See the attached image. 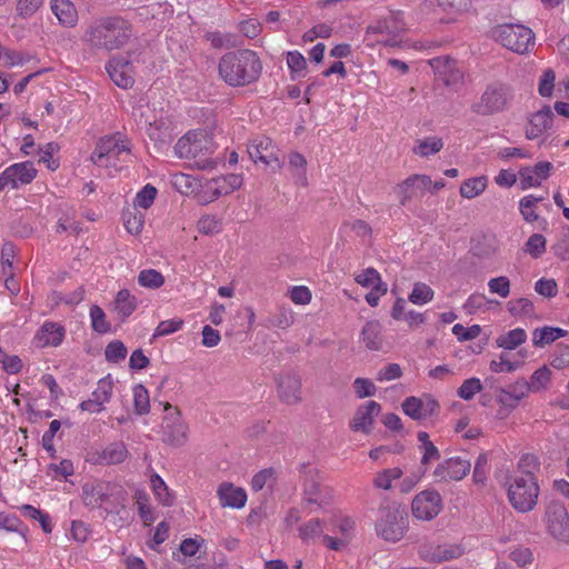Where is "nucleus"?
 <instances>
[{
  "label": "nucleus",
  "mask_w": 569,
  "mask_h": 569,
  "mask_svg": "<svg viewBox=\"0 0 569 569\" xmlns=\"http://www.w3.org/2000/svg\"><path fill=\"white\" fill-rule=\"evenodd\" d=\"M133 37L132 23L121 16L102 17L91 23L82 41L94 50L111 52L127 46Z\"/></svg>",
  "instance_id": "f257e3e1"
},
{
  "label": "nucleus",
  "mask_w": 569,
  "mask_h": 569,
  "mask_svg": "<svg viewBox=\"0 0 569 569\" xmlns=\"http://www.w3.org/2000/svg\"><path fill=\"white\" fill-rule=\"evenodd\" d=\"M262 61L250 49L226 52L218 63L219 77L230 87L240 88L256 83L262 74Z\"/></svg>",
  "instance_id": "f03ea898"
},
{
  "label": "nucleus",
  "mask_w": 569,
  "mask_h": 569,
  "mask_svg": "<svg viewBox=\"0 0 569 569\" xmlns=\"http://www.w3.org/2000/svg\"><path fill=\"white\" fill-rule=\"evenodd\" d=\"M214 150V142L206 132H188L174 146L176 154L189 160L190 167L198 170H212L217 167L218 158L212 157Z\"/></svg>",
  "instance_id": "7ed1b4c3"
},
{
  "label": "nucleus",
  "mask_w": 569,
  "mask_h": 569,
  "mask_svg": "<svg viewBox=\"0 0 569 569\" xmlns=\"http://www.w3.org/2000/svg\"><path fill=\"white\" fill-rule=\"evenodd\" d=\"M81 497L86 507L104 508L108 512H119L124 508L127 492L122 486L103 480L88 481L81 487Z\"/></svg>",
  "instance_id": "20e7f679"
},
{
  "label": "nucleus",
  "mask_w": 569,
  "mask_h": 569,
  "mask_svg": "<svg viewBox=\"0 0 569 569\" xmlns=\"http://www.w3.org/2000/svg\"><path fill=\"white\" fill-rule=\"evenodd\" d=\"M515 100L513 88L502 81L487 84L479 100L470 107L479 116H493L507 111Z\"/></svg>",
  "instance_id": "39448f33"
},
{
  "label": "nucleus",
  "mask_w": 569,
  "mask_h": 569,
  "mask_svg": "<svg viewBox=\"0 0 569 569\" xmlns=\"http://www.w3.org/2000/svg\"><path fill=\"white\" fill-rule=\"evenodd\" d=\"M539 486L535 477H513L508 481V498L519 512H528L537 505Z\"/></svg>",
  "instance_id": "423d86ee"
},
{
  "label": "nucleus",
  "mask_w": 569,
  "mask_h": 569,
  "mask_svg": "<svg viewBox=\"0 0 569 569\" xmlns=\"http://www.w3.org/2000/svg\"><path fill=\"white\" fill-rule=\"evenodd\" d=\"M493 37L507 49L526 53L533 47L535 34L532 30L522 24L505 23L493 29Z\"/></svg>",
  "instance_id": "0eeeda50"
},
{
  "label": "nucleus",
  "mask_w": 569,
  "mask_h": 569,
  "mask_svg": "<svg viewBox=\"0 0 569 569\" xmlns=\"http://www.w3.org/2000/svg\"><path fill=\"white\" fill-rule=\"evenodd\" d=\"M545 519L548 532L557 540H569V515L565 506L556 500L546 507Z\"/></svg>",
  "instance_id": "6e6552de"
},
{
  "label": "nucleus",
  "mask_w": 569,
  "mask_h": 569,
  "mask_svg": "<svg viewBox=\"0 0 569 569\" xmlns=\"http://www.w3.org/2000/svg\"><path fill=\"white\" fill-rule=\"evenodd\" d=\"M412 515L421 520H431L442 509V499L435 490H425L412 500Z\"/></svg>",
  "instance_id": "1a4fd4ad"
},
{
  "label": "nucleus",
  "mask_w": 569,
  "mask_h": 569,
  "mask_svg": "<svg viewBox=\"0 0 569 569\" xmlns=\"http://www.w3.org/2000/svg\"><path fill=\"white\" fill-rule=\"evenodd\" d=\"M471 463L469 460L460 457H452L440 462L435 471L433 477L438 482L459 481L470 472Z\"/></svg>",
  "instance_id": "9d476101"
},
{
  "label": "nucleus",
  "mask_w": 569,
  "mask_h": 569,
  "mask_svg": "<svg viewBox=\"0 0 569 569\" xmlns=\"http://www.w3.org/2000/svg\"><path fill=\"white\" fill-rule=\"evenodd\" d=\"M164 410H173L164 418L163 435L164 441L172 446H181L187 440L188 426L181 419L177 408L166 402Z\"/></svg>",
  "instance_id": "9b49d317"
},
{
  "label": "nucleus",
  "mask_w": 569,
  "mask_h": 569,
  "mask_svg": "<svg viewBox=\"0 0 569 569\" xmlns=\"http://www.w3.org/2000/svg\"><path fill=\"white\" fill-rule=\"evenodd\" d=\"M438 81L447 87H458L463 81V74L457 67L456 60L449 57H437L430 60Z\"/></svg>",
  "instance_id": "f8f14e48"
},
{
  "label": "nucleus",
  "mask_w": 569,
  "mask_h": 569,
  "mask_svg": "<svg viewBox=\"0 0 569 569\" xmlns=\"http://www.w3.org/2000/svg\"><path fill=\"white\" fill-rule=\"evenodd\" d=\"M431 187V178L427 174H412L398 187L400 203L406 206L412 199L422 198Z\"/></svg>",
  "instance_id": "ddd939ff"
},
{
  "label": "nucleus",
  "mask_w": 569,
  "mask_h": 569,
  "mask_svg": "<svg viewBox=\"0 0 569 569\" xmlns=\"http://www.w3.org/2000/svg\"><path fill=\"white\" fill-rule=\"evenodd\" d=\"M106 70L110 79L119 88L128 89L133 86L132 64L128 58L114 57L110 59L106 66Z\"/></svg>",
  "instance_id": "4468645a"
},
{
  "label": "nucleus",
  "mask_w": 569,
  "mask_h": 569,
  "mask_svg": "<svg viewBox=\"0 0 569 569\" xmlns=\"http://www.w3.org/2000/svg\"><path fill=\"white\" fill-rule=\"evenodd\" d=\"M465 548L460 545H423L419 555L429 562H445L460 558Z\"/></svg>",
  "instance_id": "2eb2a0df"
},
{
  "label": "nucleus",
  "mask_w": 569,
  "mask_h": 569,
  "mask_svg": "<svg viewBox=\"0 0 569 569\" xmlns=\"http://www.w3.org/2000/svg\"><path fill=\"white\" fill-rule=\"evenodd\" d=\"M278 395L282 402L296 405L301 401V380L291 372L279 375L277 378Z\"/></svg>",
  "instance_id": "dca6fc26"
},
{
  "label": "nucleus",
  "mask_w": 569,
  "mask_h": 569,
  "mask_svg": "<svg viewBox=\"0 0 569 569\" xmlns=\"http://www.w3.org/2000/svg\"><path fill=\"white\" fill-rule=\"evenodd\" d=\"M552 163L540 161L533 167H523L519 170V184L522 190L539 187L550 176Z\"/></svg>",
  "instance_id": "f3484780"
},
{
  "label": "nucleus",
  "mask_w": 569,
  "mask_h": 569,
  "mask_svg": "<svg viewBox=\"0 0 569 569\" xmlns=\"http://www.w3.org/2000/svg\"><path fill=\"white\" fill-rule=\"evenodd\" d=\"M381 407L378 402L370 400L360 406L350 421V429L355 432L369 433L373 423V418L380 412Z\"/></svg>",
  "instance_id": "a211bd4d"
},
{
  "label": "nucleus",
  "mask_w": 569,
  "mask_h": 569,
  "mask_svg": "<svg viewBox=\"0 0 569 569\" xmlns=\"http://www.w3.org/2000/svg\"><path fill=\"white\" fill-rule=\"evenodd\" d=\"M553 112L549 106L535 112L526 127V138L533 140L542 136L552 126Z\"/></svg>",
  "instance_id": "6ab92c4d"
},
{
  "label": "nucleus",
  "mask_w": 569,
  "mask_h": 569,
  "mask_svg": "<svg viewBox=\"0 0 569 569\" xmlns=\"http://www.w3.org/2000/svg\"><path fill=\"white\" fill-rule=\"evenodd\" d=\"M217 496L220 506L223 508L241 509L247 502L246 490L236 487L232 482H222L219 485Z\"/></svg>",
  "instance_id": "aec40b11"
},
{
  "label": "nucleus",
  "mask_w": 569,
  "mask_h": 569,
  "mask_svg": "<svg viewBox=\"0 0 569 569\" xmlns=\"http://www.w3.org/2000/svg\"><path fill=\"white\" fill-rule=\"evenodd\" d=\"M248 154L254 162L261 161L264 164H271L278 161L274 154V146L268 137H258L248 144Z\"/></svg>",
  "instance_id": "412c9836"
},
{
  "label": "nucleus",
  "mask_w": 569,
  "mask_h": 569,
  "mask_svg": "<svg viewBox=\"0 0 569 569\" xmlns=\"http://www.w3.org/2000/svg\"><path fill=\"white\" fill-rule=\"evenodd\" d=\"M366 41L368 46L383 44L386 47L391 43V29L388 18H381L367 27Z\"/></svg>",
  "instance_id": "4be33fe9"
},
{
  "label": "nucleus",
  "mask_w": 569,
  "mask_h": 569,
  "mask_svg": "<svg viewBox=\"0 0 569 569\" xmlns=\"http://www.w3.org/2000/svg\"><path fill=\"white\" fill-rule=\"evenodd\" d=\"M66 329L58 322L46 321L37 333V339L41 347H58L63 341Z\"/></svg>",
  "instance_id": "5701e85b"
},
{
  "label": "nucleus",
  "mask_w": 569,
  "mask_h": 569,
  "mask_svg": "<svg viewBox=\"0 0 569 569\" xmlns=\"http://www.w3.org/2000/svg\"><path fill=\"white\" fill-rule=\"evenodd\" d=\"M51 10L63 27L76 26L78 11L70 0H51Z\"/></svg>",
  "instance_id": "b1692460"
},
{
  "label": "nucleus",
  "mask_w": 569,
  "mask_h": 569,
  "mask_svg": "<svg viewBox=\"0 0 569 569\" xmlns=\"http://www.w3.org/2000/svg\"><path fill=\"white\" fill-rule=\"evenodd\" d=\"M128 453V449L123 442H113L98 452L97 462L107 466L118 465L127 459Z\"/></svg>",
  "instance_id": "393cba45"
},
{
  "label": "nucleus",
  "mask_w": 569,
  "mask_h": 569,
  "mask_svg": "<svg viewBox=\"0 0 569 569\" xmlns=\"http://www.w3.org/2000/svg\"><path fill=\"white\" fill-rule=\"evenodd\" d=\"M390 505L389 499L386 497L380 503L378 509V516L376 519V532L379 537L389 541L391 539V527H390Z\"/></svg>",
  "instance_id": "a878e982"
},
{
  "label": "nucleus",
  "mask_w": 569,
  "mask_h": 569,
  "mask_svg": "<svg viewBox=\"0 0 569 569\" xmlns=\"http://www.w3.org/2000/svg\"><path fill=\"white\" fill-rule=\"evenodd\" d=\"M114 309L121 321H124L137 309L136 297L131 296L129 290L121 289L116 296Z\"/></svg>",
  "instance_id": "bb28decb"
},
{
  "label": "nucleus",
  "mask_w": 569,
  "mask_h": 569,
  "mask_svg": "<svg viewBox=\"0 0 569 569\" xmlns=\"http://www.w3.org/2000/svg\"><path fill=\"white\" fill-rule=\"evenodd\" d=\"M566 335L567 331L561 328L545 326L533 330L532 343L535 347H545L546 345H550L557 339L565 337Z\"/></svg>",
  "instance_id": "cd10ccee"
},
{
  "label": "nucleus",
  "mask_w": 569,
  "mask_h": 569,
  "mask_svg": "<svg viewBox=\"0 0 569 569\" xmlns=\"http://www.w3.org/2000/svg\"><path fill=\"white\" fill-rule=\"evenodd\" d=\"M118 147V139L114 137H107L101 139L94 151L92 152L91 159L93 163L98 166H107L103 162L104 158L114 157L116 148Z\"/></svg>",
  "instance_id": "c85d7f7f"
},
{
  "label": "nucleus",
  "mask_w": 569,
  "mask_h": 569,
  "mask_svg": "<svg viewBox=\"0 0 569 569\" xmlns=\"http://www.w3.org/2000/svg\"><path fill=\"white\" fill-rule=\"evenodd\" d=\"M12 178L17 183V188L20 184H28L37 177V169L34 168L33 162L24 161L20 163L11 164Z\"/></svg>",
  "instance_id": "c756f323"
},
{
  "label": "nucleus",
  "mask_w": 569,
  "mask_h": 569,
  "mask_svg": "<svg viewBox=\"0 0 569 569\" xmlns=\"http://www.w3.org/2000/svg\"><path fill=\"white\" fill-rule=\"evenodd\" d=\"M381 325L378 321L367 322L362 329V341L370 350H379L382 346Z\"/></svg>",
  "instance_id": "7c9ffc66"
},
{
  "label": "nucleus",
  "mask_w": 569,
  "mask_h": 569,
  "mask_svg": "<svg viewBox=\"0 0 569 569\" xmlns=\"http://www.w3.org/2000/svg\"><path fill=\"white\" fill-rule=\"evenodd\" d=\"M527 339V333L522 328L512 329L496 339V345L506 350H513L522 345Z\"/></svg>",
  "instance_id": "2f4dec72"
},
{
  "label": "nucleus",
  "mask_w": 569,
  "mask_h": 569,
  "mask_svg": "<svg viewBox=\"0 0 569 569\" xmlns=\"http://www.w3.org/2000/svg\"><path fill=\"white\" fill-rule=\"evenodd\" d=\"M487 187L486 177H475L465 180L460 186V194L467 199H473L485 191Z\"/></svg>",
  "instance_id": "473e14b6"
},
{
  "label": "nucleus",
  "mask_w": 569,
  "mask_h": 569,
  "mask_svg": "<svg viewBox=\"0 0 569 569\" xmlns=\"http://www.w3.org/2000/svg\"><path fill=\"white\" fill-rule=\"evenodd\" d=\"M213 182L217 186L213 193L216 197H220L239 189L242 184V178L239 174L232 173L227 177L213 179Z\"/></svg>",
  "instance_id": "72a5a7b5"
},
{
  "label": "nucleus",
  "mask_w": 569,
  "mask_h": 569,
  "mask_svg": "<svg viewBox=\"0 0 569 569\" xmlns=\"http://www.w3.org/2000/svg\"><path fill=\"white\" fill-rule=\"evenodd\" d=\"M443 148V141L439 137H427L419 140L413 148V152L420 157H429L439 152Z\"/></svg>",
  "instance_id": "f704fd0d"
},
{
  "label": "nucleus",
  "mask_w": 569,
  "mask_h": 569,
  "mask_svg": "<svg viewBox=\"0 0 569 569\" xmlns=\"http://www.w3.org/2000/svg\"><path fill=\"white\" fill-rule=\"evenodd\" d=\"M123 224L130 234H139L144 224V217L136 208L123 212Z\"/></svg>",
  "instance_id": "c9c22d12"
},
{
  "label": "nucleus",
  "mask_w": 569,
  "mask_h": 569,
  "mask_svg": "<svg viewBox=\"0 0 569 569\" xmlns=\"http://www.w3.org/2000/svg\"><path fill=\"white\" fill-rule=\"evenodd\" d=\"M150 481H151L152 490H153L156 497L158 498V500L163 506H172L174 498H173L172 493L169 491L163 479L159 475L154 473L153 476H151Z\"/></svg>",
  "instance_id": "e433bc0d"
},
{
  "label": "nucleus",
  "mask_w": 569,
  "mask_h": 569,
  "mask_svg": "<svg viewBox=\"0 0 569 569\" xmlns=\"http://www.w3.org/2000/svg\"><path fill=\"white\" fill-rule=\"evenodd\" d=\"M287 64L291 71L292 79L305 77L307 73L306 58L299 51L287 53Z\"/></svg>",
  "instance_id": "4c0bfd02"
},
{
  "label": "nucleus",
  "mask_w": 569,
  "mask_h": 569,
  "mask_svg": "<svg viewBox=\"0 0 569 569\" xmlns=\"http://www.w3.org/2000/svg\"><path fill=\"white\" fill-rule=\"evenodd\" d=\"M134 411L139 416L147 415L150 410L149 392L143 385H137L133 388Z\"/></svg>",
  "instance_id": "58836bf2"
},
{
  "label": "nucleus",
  "mask_w": 569,
  "mask_h": 569,
  "mask_svg": "<svg viewBox=\"0 0 569 569\" xmlns=\"http://www.w3.org/2000/svg\"><path fill=\"white\" fill-rule=\"evenodd\" d=\"M542 199V197L538 198L532 194H529L523 197L519 201V209L525 221L531 223L539 219V216L536 213L535 208L536 204L540 202Z\"/></svg>",
  "instance_id": "ea45409f"
},
{
  "label": "nucleus",
  "mask_w": 569,
  "mask_h": 569,
  "mask_svg": "<svg viewBox=\"0 0 569 569\" xmlns=\"http://www.w3.org/2000/svg\"><path fill=\"white\" fill-rule=\"evenodd\" d=\"M551 379V371L547 366L537 369L527 381L532 392H538L547 387Z\"/></svg>",
  "instance_id": "a19ab883"
},
{
  "label": "nucleus",
  "mask_w": 569,
  "mask_h": 569,
  "mask_svg": "<svg viewBox=\"0 0 569 569\" xmlns=\"http://www.w3.org/2000/svg\"><path fill=\"white\" fill-rule=\"evenodd\" d=\"M138 282L141 287L158 289L164 283V277L154 269H146L140 271Z\"/></svg>",
  "instance_id": "79ce46f5"
},
{
  "label": "nucleus",
  "mask_w": 569,
  "mask_h": 569,
  "mask_svg": "<svg viewBox=\"0 0 569 569\" xmlns=\"http://www.w3.org/2000/svg\"><path fill=\"white\" fill-rule=\"evenodd\" d=\"M433 290L426 283L416 282L413 289L409 295V301L415 305H425L432 300Z\"/></svg>",
  "instance_id": "37998d69"
},
{
  "label": "nucleus",
  "mask_w": 569,
  "mask_h": 569,
  "mask_svg": "<svg viewBox=\"0 0 569 569\" xmlns=\"http://www.w3.org/2000/svg\"><path fill=\"white\" fill-rule=\"evenodd\" d=\"M91 327L98 333H107L110 331V323L106 319L104 311L97 305L90 308Z\"/></svg>",
  "instance_id": "c03bdc74"
},
{
  "label": "nucleus",
  "mask_w": 569,
  "mask_h": 569,
  "mask_svg": "<svg viewBox=\"0 0 569 569\" xmlns=\"http://www.w3.org/2000/svg\"><path fill=\"white\" fill-rule=\"evenodd\" d=\"M540 468V461L537 456L532 453H525L518 462V469L522 473L520 477H535V472Z\"/></svg>",
  "instance_id": "a18cd8bd"
},
{
  "label": "nucleus",
  "mask_w": 569,
  "mask_h": 569,
  "mask_svg": "<svg viewBox=\"0 0 569 569\" xmlns=\"http://www.w3.org/2000/svg\"><path fill=\"white\" fill-rule=\"evenodd\" d=\"M325 522L318 518L311 519L298 528L299 537L303 541L321 536Z\"/></svg>",
  "instance_id": "49530a36"
},
{
  "label": "nucleus",
  "mask_w": 569,
  "mask_h": 569,
  "mask_svg": "<svg viewBox=\"0 0 569 569\" xmlns=\"http://www.w3.org/2000/svg\"><path fill=\"white\" fill-rule=\"evenodd\" d=\"M523 250L535 259L541 257L546 251V238L540 233L531 234L525 243Z\"/></svg>",
  "instance_id": "de8ad7c7"
},
{
  "label": "nucleus",
  "mask_w": 569,
  "mask_h": 569,
  "mask_svg": "<svg viewBox=\"0 0 569 569\" xmlns=\"http://www.w3.org/2000/svg\"><path fill=\"white\" fill-rule=\"evenodd\" d=\"M127 356V348L120 340H113L108 343L104 349V357L108 362L118 363L124 360Z\"/></svg>",
  "instance_id": "09e8293b"
},
{
  "label": "nucleus",
  "mask_w": 569,
  "mask_h": 569,
  "mask_svg": "<svg viewBox=\"0 0 569 569\" xmlns=\"http://www.w3.org/2000/svg\"><path fill=\"white\" fill-rule=\"evenodd\" d=\"M489 457L487 452L479 455L475 462L472 479L476 485H485L488 476Z\"/></svg>",
  "instance_id": "8fccbe9b"
},
{
  "label": "nucleus",
  "mask_w": 569,
  "mask_h": 569,
  "mask_svg": "<svg viewBox=\"0 0 569 569\" xmlns=\"http://www.w3.org/2000/svg\"><path fill=\"white\" fill-rule=\"evenodd\" d=\"M157 188L151 184H146L136 196L134 199V208H142L148 209L152 206L156 196H157Z\"/></svg>",
  "instance_id": "3c124183"
},
{
  "label": "nucleus",
  "mask_w": 569,
  "mask_h": 569,
  "mask_svg": "<svg viewBox=\"0 0 569 569\" xmlns=\"http://www.w3.org/2000/svg\"><path fill=\"white\" fill-rule=\"evenodd\" d=\"M510 559L521 568H529L533 565V553L527 547H517L510 555Z\"/></svg>",
  "instance_id": "603ef678"
},
{
  "label": "nucleus",
  "mask_w": 569,
  "mask_h": 569,
  "mask_svg": "<svg viewBox=\"0 0 569 569\" xmlns=\"http://www.w3.org/2000/svg\"><path fill=\"white\" fill-rule=\"evenodd\" d=\"M508 310L513 316H530L533 313V303L527 298H519L509 301Z\"/></svg>",
  "instance_id": "864d4df0"
},
{
  "label": "nucleus",
  "mask_w": 569,
  "mask_h": 569,
  "mask_svg": "<svg viewBox=\"0 0 569 569\" xmlns=\"http://www.w3.org/2000/svg\"><path fill=\"white\" fill-rule=\"evenodd\" d=\"M482 385L478 378H470L462 382L458 389V396L463 400H470L473 396L481 391Z\"/></svg>",
  "instance_id": "5fc2aeb1"
},
{
  "label": "nucleus",
  "mask_w": 569,
  "mask_h": 569,
  "mask_svg": "<svg viewBox=\"0 0 569 569\" xmlns=\"http://www.w3.org/2000/svg\"><path fill=\"white\" fill-rule=\"evenodd\" d=\"M182 326L183 320L180 318L163 320L157 326L153 333V338L163 337L177 332L182 328Z\"/></svg>",
  "instance_id": "6e6d98bb"
},
{
  "label": "nucleus",
  "mask_w": 569,
  "mask_h": 569,
  "mask_svg": "<svg viewBox=\"0 0 569 569\" xmlns=\"http://www.w3.org/2000/svg\"><path fill=\"white\" fill-rule=\"evenodd\" d=\"M0 363L2 365V369L9 375H16L22 368L21 359L16 355L8 356L1 347H0Z\"/></svg>",
  "instance_id": "4d7b16f0"
},
{
  "label": "nucleus",
  "mask_w": 569,
  "mask_h": 569,
  "mask_svg": "<svg viewBox=\"0 0 569 569\" xmlns=\"http://www.w3.org/2000/svg\"><path fill=\"white\" fill-rule=\"evenodd\" d=\"M289 166L290 168H293L297 170L295 176L302 181V184H306L307 177H306V164L307 160L306 158L299 153V152H291L289 153Z\"/></svg>",
  "instance_id": "13d9d810"
},
{
  "label": "nucleus",
  "mask_w": 569,
  "mask_h": 569,
  "mask_svg": "<svg viewBox=\"0 0 569 569\" xmlns=\"http://www.w3.org/2000/svg\"><path fill=\"white\" fill-rule=\"evenodd\" d=\"M112 392V381L109 379H101L98 382L96 390L91 393L93 401H98L101 406L108 402Z\"/></svg>",
  "instance_id": "bf43d9fd"
},
{
  "label": "nucleus",
  "mask_w": 569,
  "mask_h": 569,
  "mask_svg": "<svg viewBox=\"0 0 569 569\" xmlns=\"http://www.w3.org/2000/svg\"><path fill=\"white\" fill-rule=\"evenodd\" d=\"M488 288L491 293H497L501 298H507L510 293V280L505 276L492 278L488 282Z\"/></svg>",
  "instance_id": "052dcab7"
},
{
  "label": "nucleus",
  "mask_w": 569,
  "mask_h": 569,
  "mask_svg": "<svg viewBox=\"0 0 569 569\" xmlns=\"http://www.w3.org/2000/svg\"><path fill=\"white\" fill-rule=\"evenodd\" d=\"M204 39L210 42L214 49L230 48L233 46L231 36L223 34L219 31H210L204 34Z\"/></svg>",
  "instance_id": "680f3d73"
},
{
  "label": "nucleus",
  "mask_w": 569,
  "mask_h": 569,
  "mask_svg": "<svg viewBox=\"0 0 569 569\" xmlns=\"http://www.w3.org/2000/svg\"><path fill=\"white\" fill-rule=\"evenodd\" d=\"M481 332V327L479 325H473L469 328L463 327L460 323H457L452 328V333L458 338L459 341H467L477 338Z\"/></svg>",
  "instance_id": "e2e57ef3"
},
{
  "label": "nucleus",
  "mask_w": 569,
  "mask_h": 569,
  "mask_svg": "<svg viewBox=\"0 0 569 569\" xmlns=\"http://www.w3.org/2000/svg\"><path fill=\"white\" fill-rule=\"evenodd\" d=\"M353 390L358 398H366L376 393V386L370 379L357 378L353 381Z\"/></svg>",
  "instance_id": "0e129e2a"
},
{
  "label": "nucleus",
  "mask_w": 569,
  "mask_h": 569,
  "mask_svg": "<svg viewBox=\"0 0 569 569\" xmlns=\"http://www.w3.org/2000/svg\"><path fill=\"white\" fill-rule=\"evenodd\" d=\"M421 408V398L417 397H408L402 403L403 412L415 420H422Z\"/></svg>",
  "instance_id": "69168bd1"
},
{
  "label": "nucleus",
  "mask_w": 569,
  "mask_h": 569,
  "mask_svg": "<svg viewBox=\"0 0 569 569\" xmlns=\"http://www.w3.org/2000/svg\"><path fill=\"white\" fill-rule=\"evenodd\" d=\"M550 365L558 370L569 368V346H558Z\"/></svg>",
  "instance_id": "338daca9"
},
{
  "label": "nucleus",
  "mask_w": 569,
  "mask_h": 569,
  "mask_svg": "<svg viewBox=\"0 0 569 569\" xmlns=\"http://www.w3.org/2000/svg\"><path fill=\"white\" fill-rule=\"evenodd\" d=\"M198 230L203 234H213L220 231V222L214 216H204L198 221Z\"/></svg>",
  "instance_id": "774afa93"
}]
</instances>
